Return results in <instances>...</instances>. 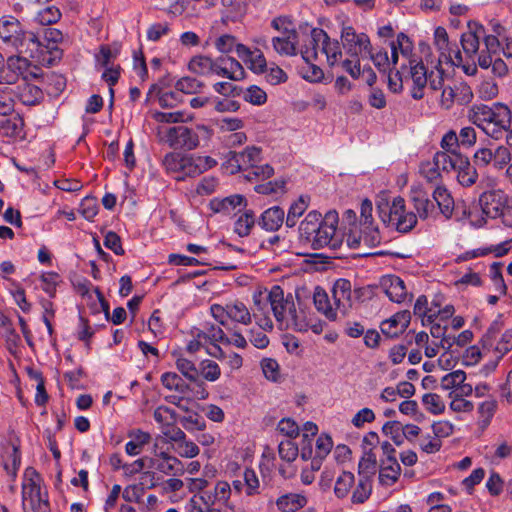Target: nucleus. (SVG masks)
<instances>
[{
	"instance_id": "bb28decb",
	"label": "nucleus",
	"mask_w": 512,
	"mask_h": 512,
	"mask_svg": "<svg viewBox=\"0 0 512 512\" xmlns=\"http://www.w3.org/2000/svg\"><path fill=\"white\" fill-rule=\"evenodd\" d=\"M411 320L410 312L400 311L381 323V331L384 335L394 338L403 333L409 326Z\"/></svg>"
},
{
	"instance_id": "aec40b11",
	"label": "nucleus",
	"mask_w": 512,
	"mask_h": 512,
	"mask_svg": "<svg viewBox=\"0 0 512 512\" xmlns=\"http://www.w3.org/2000/svg\"><path fill=\"white\" fill-rule=\"evenodd\" d=\"M408 64L411 80L410 94L413 99L420 100L425 95L429 73L422 62L409 59Z\"/></svg>"
},
{
	"instance_id": "f3484780",
	"label": "nucleus",
	"mask_w": 512,
	"mask_h": 512,
	"mask_svg": "<svg viewBox=\"0 0 512 512\" xmlns=\"http://www.w3.org/2000/svg\"><path fill=\"white\" fill-rule=\"evenodd\" d=\"M433 43L439 52V62L451 65L462 64L461 51L456 44L449 42L448 33L444 27L435 28Z\"/></svg>"
},
{
	"instance_id": "5701e85b",
	"label": "nucleus",
	"mask_w": 512,
	"mask_h": 512,
	"mask_svg": "<svg viewBox=\"0 0 512 512\" xmlns=\"http://www.w3.org/2000/svg\"><path fill=\"white\" fill-rule=\"evenodd\" d=\"M410 199L416 211V216L422 220L436 217L437 208L433 199H429L428 194L420 187H412L410 191Z\"/></svg>"
},
{
	"instance_id": "e2e57ef3",
	"label": "nucleus",
	"mask_w": 512,
	"mask_h": 512,
	"mask_svg": "<svg viewBox=\"0 0 512 512\" xmlns=\"http://www.w3.org/2000/svg\"><path fill=\"white\" fill-rule=\"evenodd\" d=\"M489 276L491 281L493 282L495 291L500 295H504L507 291V287L505 285L502 273H501V264L494 262L490 265L489 268Z\"/></svg>"
},
{
	"instance_id": "e433bc0d",
	"label": "nucleus",
	"mask_w": 512,
	"mask_h": 512,
	"mask_svg": "<svg viewBox=\"0 0 512 512\" xmlns=\"http://www.w3.org/2000/svg\"><path fill=\"white\" fill-rule=\"evenodd\" d=\"M478 64L481 68L484 69L491 67L495 75L502 77L507 73L508 66L512 65V62H505L502 58H500V55L486 56L484 51H481L480 55L478 56Z\"/></svg>"
},
{
	"instance_id": "6ab92c4d",
	"label": "nucleus",
	"mask_w": 512,
	"mask_h": 512,
	"mask_svg": "<svg viewBox=\"0 0 512 512\" xmlns=\"http://www.w3.org/2000/svg\"><path fill=\"white\" fill-rule=\"evenodd\" d=\"M148 468H155L166 476H182L185 466L181 460L167 452H160L149 458Z\"/></svg>"
},
{
	"instance_id": "20e7f679",
	"label": "nucleus",
	"mask_w": 512,
	"mask_h": 512,
	"mask_svg": "<svg viewBox=\"0 0 512 512\" xmlns=\"http://www.w3.org/2000/svg\"><path fill=\"white\" fill-rule=\"evenodd\" d=\"M321 51L326 56L329 66H334L342 57V51L337 40H332L321 28H310L304 34L300 55L303 60H317Z\"/></svg>"
},
{
	"instance_id": "09e8293b",
	"label": "nucleus",
	"mask_w": 512,
	"mask_h": 512,
	"mask_svg": "<svg viewBox=\"0 0 512 512\" xmlns=\"http://www.w3.org/2000/svg\"><path fill=\"white\" fill-rule=\"evenodd\" d=\"M255 225V215L253 211L248 210L238 217L234 223V232L240 237H246L250 234Z\"/></svg>"
},
{
	"instance_id": "2f4dec72",
	"label": "nucleus",
	"mask_w": 512,
	"mask_h": 512,
	"mask_svg": "<svg viewBox=\"0 0 512 512\" xmlns=\"http://www.w3.org/2000/svg\"><path fill=\"white\" fill-rule=\"evenodd\" d=\"M482 36H484V28L482 26L462 34L461 45L467 59L475 58Z\"/></svg>"
},
{
	"instance_id": "ddd939ff",
	"label": "nucleus",
	"mask_w": 512,
	"mask_h": 512,
	"mask_svg": "<svg viewBox=\"0 0 512 512\" xmlns=\"http://www.w3.org/2000/svg\"><path fill=\"white\" fill-rule=\"evenodd\" d=\"M501 324L493 322L485 335L482 337V346L484 350H492L497 359H501L512 349V329L505 330L501 335Z\"/></svg>"
},
{
	"instance_id": "ea45409f",
	"label": "nucleus",
	"mask_w": 512,
	"mask_h": 512,
	"mask_svg": "<svg viewBox=\"0 0 512 512\" xmlns=\"http://www.w3.org/2000/svg\"><path fill=\"white\" fill-rule=\"evenodd\" d=\"M214 61L210 57L197 55L191 58L188 68L194 74L209 76L213 74Z\"/></svg>"
},
{
	"instance_id": "4468645a",
	"label": "nucleus",
	"mask_w": 512,
	"mask_h": 512,
	"mask_svg": "<svg viewBox=\"0 0 512 512\" xmlns=\"http://www.w3.org/2000/svg\"><path fill=\"white\" fill-rule=\"evenodd\" d=\"M30 62L24 57L10 56L0 65V85H13L20 78L37 77L36 73L29 72Z\"/></svg>"
},
{
	"instance_id": "f704fd0d",
	"label": "nucleus",
	"mask_w": 512,
	"mask_h": 512,
	"mask_svg": "<svg viewBox=\"0 0 512 512\" xmlns=\"http://www.w3.org/2000/svg\"><path fill=\"white\" fill-rule=\"evenodd\" d=\"M457 181L463 187H471L478 179V172L475 166H473L467 157L463 156L457 165Z\"/></svg>"
},
{
	"instance_id": "4c0bfd02",
	"label": "nucleus",
	"mask_w": 512,
	"mask_h": 512,
	"mask_svg": "<svg viewBox=\"0 0 512 512\" xmlns=\"http://www.w3.org/2000/svg\"><path fill=\"white\" fill-rule=\"evenodd\" d=\"M131 440L126 443L125 451L130 456L140 454L144 445L148 444L151 440V435L142 430H134L129 433Z\"/></svg>"
},
{
	"instance_id": "864d4df0",
	"label": "nucleus",
	"mask_w": 512,
	"mask_h": 512,
	"mask_svg": "<svg viewBox=\"0 0 512 512\" xmlns=\"http://www.w3.org/2000/svg\"><path fill=\"white\" fill-rule=\"evenodd\" d=\"M376 456L372 452H365L358 464L360 479H369L376 471Z\"/></svg>"
},
{
	"instance_id": "c9c22d12",
	"label": "nucleus",
	"mask_w": 512,
	"mask_h": 512,
	"mask_svg": "<svg viewBox=\"0 0 512 512\" xmlns=\"http://www.w3.org/2000/svg\"><path fill=\"white\" fill-rule=\"evenodd\" d=\"M322 220L323 218L321 213L315 210L310 211L299 226V233L301 239L309 244V242L312 239V236L316 234L317 228L321 225Z\"/></svg>"
},
{
	"instance_id": "37998d69",
	"label": "nucleus",
	"mask_w": 512,
	"mask_h": 512,
	"mask_svg": "<svg viewBox=\"0 0 512 512\" xmlns=\"http://www.w3.org/2000/svg\"><path fill=\"white\" fill-rule=\"evenodd\" d=\"M463 158L462 154H451L449 152L438 151L434 154L432 161L433 165L440 168L442 171L455 170Z\"/></svg>"
},
{
	"instance_id": "9b49d317",
	"label": "nucleus",
	"mask_w": 512,
	"mask_h": 512,
	"mask_svg": "<svg viewBox=\"0 0 512 512\" xmlns=\"http://www.w3.org/2000/svg\"><path fill=\"white\" fill-rule=\"evenodd\" d=\"M210 313L215 321L223 326L229 320L245 326L252 322V313L248 307L243 302L237 300L228 302L225 305L212 304L210 306Z\"/></svg>"
},
{
	"instance_id": "7c9ffc66",
	"label": "nucleus",
	"mask_w": 512,
	"mask_h": 512,
	"mask_svg": "<svg viewBox=\"0 0 512 512\" xmlns=\"http://www.w3.org/2000/svg\"><path fill=\"white\" fill-rule=\"evenodd\" d=\"M15 96L26 106L38 105L44 99L43 91L39 87L26 82L17 87Z\"/></svg>"
},
{
	"instance_id": "6e6552de",
	"label": "nucleus",
	"mask_w": 512,
	"mask_h": 512,
	"mask_svg": "<svg viewBox=\"0 0 512 512\" xmlns=\"http://www.w3.org/2000/svg\"><path fill=\"white\" fill-rule=\"evenodd\" d=\"M483 214L512 228V196L501 189L484 191L479 196Z\"/></svg>"
},
{
	"instance_id": "0e129e2a",
	"label": "nucleus",
	"mask_w": 512,
	"mask_h": 512,
	"mask_svg": "<svg viewBox=\"0 0 512 512\" xmlns=\"http://www.w3.org/2000/svg\"><path fill=\"white\" fill-rule=\"evenodd\" d=\"M511 161V153L508 147L499 145L493 150V164L492 166L501 170L506 167Z\"/></svg>"
},
{
	"instance_id": "7ed1b4c3",
	"label": "nucleus",
	"mask_w": 512,
	"mask_h": 512,
	"mask_svg": "<svg viewBox=\"0 0 512 512\" xmlns=\"http://www.w3.org/2000/svg\"><path fill=\"white\" fill-rule=\"evenodd\" d=\"M333 303L328 294L321 287H316L313 293V301L318 312L328 320L336 321L339 315L346 316L352 306V285L347 279H337L331 290Z\"/></svg>"
},
{
	"instance_id": "69168bd1",
	"label": "nucleus",
	"mask_w": 512,
	"mask_h": 512,
	"mask_svg": "<svg viewBox=\"0 0 512 512\" xmlns=\"http://www.w3.org/2000/svg\"><path fill=\"white\" fill-rule=\"evenodd\" d=\"M200 373L207 381L214 382L220 378L221 369L215 361L204 360L201 362Z\"/></svg>"
},
{
	"instance_id": "774afa93",
	"label": "nucleus",
	"mask_w": 512,
	"mask_h": 512,
	"mask_svg": "<svg viewBox=\"0 0 512 512\" xmlns=\"http://www.w3.org/2000/svg\"><path fill=\"white\" fill-rule=\"evenodd\" d=\"M175 451L182 458H194L200 453L197 444L188 440L187 437L176 445Z\"/></svg>"
},
{
	"instance_id": "a878e982",
	"label": "nucleus",
	"mask_w": 512,
	"mask_h": 512,
	"mask_svg": "<svg viewBox=\"0 0 512 512\" xmlns=\"http://www.w3.org/2000/svg\"><path fill=\"white\" fill-rule=\"evenodd\" d=\"M0 38L7 44L18 48L22 44L20 22L12 16L0 18Z\"/></svg>"
},
{
	"instance_id": "c03bdc74",
	"label": "nucleus",
	"mask_w": 512,
	"mask_h": 512,
	"mask_svg": "<svg viewBox=\"0 0 512 512\" xmlns=\"http://www.w3.org/2000/svg\"><path fill=\"white\" fill-rule=\"evenodd\" d=\"M24 120L20 116L4 119L0 122V134L5 137H20L23 133Z\"/></svg>"
},
{
	"instance_id": "c85d7f7f",
	"label": "nucleus",
	"mask_w": 512,
	"mask_h": 512,
	"mask_svg": "<svg viewBox=\"0 0 512 512\" xmlns=\"http://www.w3.org/2000/svg\"><path fill=\"white\" fill-rule=\"evenodd\" d=\"M347 242L352 248L359 246L361 243L369 248H374L381 243V235L377 226L374 224L366 225L361 227L360 236L358 238L349 235Z\"/></svg>"
},
{
	"instance_id": "473e14b6",
	"label": "nucleus",
	"mask_w": 512,
	"mask_h": 512,
	"mask_svg": "<svg viewBox=\"0 0 512 512\" xmlns=\"http://www.w3.org/2000/svg\"><path fill=\"white\" fill-rule=\"evenodd\" d=\"M433 201L437 204V213L446 219L451 218L454 211V200L449 191L443 186H437L433 191Z\"/></svg>"
},
{
	"instance_id": "dca6fc26",
	"label": "nucleus",
	"mask_w": 512,
	"mask_h": 512,
	"mask_svg": "<svg viewBox=\"0 0 512 512\" xmlns=\"http://www.w3.org/2000/svg\"><path fill=\"white\" fill-rule=\"evenodd\" d=\"M162 140L174 149L193 150L199 146L198 134L186 126L166 129Z\"/></svg>"
},
{
	"instance_id": "338daca9",
	"label": "nucleus",
	"mask_w": 512,
	"mask_h": 512,
	"mask_svg": "<svg viewBox=\"0 0 512 512\" xmlns=\"http://www.w3.org/2000/svg\"><path fill=\"white\" fill-rule=\"evenodd\" d=\"M278 451L280 458L287 462L294 461L299 454V448L292 440L281 441Z\"/></svg>"
},
{
	"instance_id": "2eb2a0df",
	"label": "nucleus",
	"mask_w": 512,
	"mask_h": 512,
	"mask_svg": "<svg viewBox=\"0 0 512 512\" xmlns=\"http://www.w3.org/2000/svg\"><path fill=\"white\" fill-rule=\"evenodd\" d=\"M261 160V150L257 147H247L242 152L229 151L222 163V169L228 174H235L240 171L247 173L253 163Z\"/></svg>"
},
{
	"instance_id": "39448f33",
	"label": "nucleus",
	"mask_w": 512,
	"mask_h": 512,
	"mask_svg": "<svg viewBox=\"0 0 512 512\" xmlns=\"http://www.w3.org/2000/svg\"><path fill=\"white\" fill-rule=\"evenodd\" d=\"M271 27L279 33L278 36H274L271 39L272 48L278 55L293 57L300 54L304 34L309 32L308 28L299 33L291 19L287 16L273 18Z\"/></svg>"
},
{
	"instance_id": "f03ea898",
	"label": "nucleus",
	"mask_w": 512,
	"mask_h": 512,
	"mask_svg": "<svg viewBox=\"0 0 512 512\" xmlns=\"http://www.w3.org/2000/svg\"><path fill=\"white\" fill-rule=\"evenodd\" d=\"M269 302L280 329H292L298 332L309 330V319L304 310H297L291 293L285 295L279 285H274L265 298Z\"/></svg>"
},
{
	"instance_id": "a19ab883",
	"label": "nucleus",
	"mask_w": 512,
	"mask_h": 512,
	"mask_svg": "<svg viewBox=\"0 0 512 512\" xmlns=\"http://www.w3.org/2000/svg\"><path fill=\"white\" fill-rule=\"evenodd\" d=\"M2 466L14 481L17 478L19 468L21 466V452L18 446L12 445L11 451L7 453L2 460Z\"/></svg>"
},
{
	"instance_id": "72a5a7b5",
	"label": "nucleus",
	"mask_w": 512,
	"mask_h": 512,
	"mask_svg": "<svg viewBox=\"0 0 512 512\" xmlns=\"http://www.w3.org/2000/svg\"><path fill=\"white\" fill-rule=\"evenodd\" d=\"M285 212L278 206L265 210L259 220V225L267 231L278 230L284 222Z\"/></svg>"
},
{
	"instance_id": "79ce46f5",
	"label": "nucleus",
	"mask_w": 512,
	"mask_h": 512,
	"mask_svg": "<svg viewBox=\"0 0 512 512\" xmlns=\"http://www.w3.org/2000/svg\"><path fill=\"white\" fill-rule=\"evenodd\" d=\"M355 484L354 474L348 471H342L335 479L334 494L337 498L347 497L351 488Z\"/></svg>"
},
{
	"instance_id": "cd10ccee",
	"label": "nucleus",
	"mask_w": 512,
	"mask_h": 512,
	"mask_svg": "<svg viewBox=\"0 0 512 512\" xmlns=\"http://www.w3.org/2000/svg\"><path fill=\"white\" fill-rule=\"evenodd\" d=\"M236 53L240 59L248 64L249 69L253 72H264L266 68V59L260 50L256 49L252 51L246 45L239 44L236 46Z\"/></svg>"
},
{
	"instance_id": "f257e3e1",
	"label": "nucleus",
	"mask_w": 512,
	"mask_h": 512,
	"mask_svg": "<svg viewBox=\"0 0 512 512\" xmlns=\"http://www.w3.org/2000/svg\"><path fill=\"white\" fill-rule=\"evenodd\" d=\"M467 117L472 124L494 140L504 138L511 127V111L502 103L474 104L469 108Z\"/></svg>"
},
{
	"instance_id": "3c124183",
	"label": "nucleus",
	"mask_w": 512,
	"mask_h": 512,
	"mask_svg": "<svg viewBox=\"0 0 512 512\" xmlns=\"http://www.w3.org/2000/svg\"><path fill=\"white\" fill-rule=\"evenodd\" d=\"M422 405L431 414L437 415L445 411V402L442 397L436 393H425L422 396Z\"/></svg>"
},
{
	"instance_id": "603ef678",
	"label": "nucleus",
	"mask_w": 512,
	"mask_h": 512,
	"mask_svg": "<svg viewBox=\"0 0 512 512\" xmlns=\"http://www.w3.org/2000/svg\"><path fill=\"white\" fill-rule=\"evenodd\" d=\"M465 380L466 373L462 370H455L441 378L440 386L443 390L454 392Z\"/></svg>"
},
{
	"instance_id": "49530a36",
	"label": "nucleus",
	"mask_w": 512,
	"mask_h": 512,
	"mask_svg": "<svg viewBox=\"0 0 512 512\" xmlns=\"http://www.w3.org/2000/svg\"><path fill=\"white\" fill-rule=\"evenodd\" d=\"M309 206V198L306 196H300L295 202H293L288 210L286 217V226L289 228L294 227L297 224L299 217H301Z\"/></svg>"
},
{
	"instance_id": "13d9d810",
	"label": "nucleus",
	"mask_w": 512,
	"mask_h": 512,
	"mask_svg": "<svg viewBox=\"0 0 512 512\" xmlns=\"http://www.w3.org/2000/svg\"><path fill=\"white\" fill-rule=\"evenodd\" d=\"M61 12L56 6H48L38 11L35 20L41 25H51L58 22Z\"/></svg>"
},
{
	"instance_id": "1a4fd4ad",
	"label": "nucleus",
	"mask_w": 512,
	"mask_h": 512,
	"mask_svg": "<svg viewBox=\"0 0 512 512\" xmlns=\"http://www.w3.org/2000/svg\"><path fill=\"white\" fill-rule=\"evenodd\" d=\"M378 210L383 223L398 232L407 233L417 224L416 214L406 210L405 200L400 196L395 197L390 205H378Z\"/></svg>"
},
{
	"instance_id": "680f3d73",
	"label": "nucleus",
	"mask_w": 512,
	"mask_h": 512,
	"mask_svg": "<svg viewBox=\"0 0 512 512\" xmlns=\"http://www.w3.org/2000/svg\"><path fill=\"white\" fill-rule=\"evenodd\" d=\"M176 90L184 94H195L201 91L203 84L193 77H183L176 82Z\"/></svg>"
},
{
	"instance_id": "423d86ee",
	"label": "nucleus",
	"mask_w": 512,
	"mask_h": 512,
	"mask_svg": "<svg viewBox=\"0 0 512 512\" xmlns=\"http://www.w3.org/2000/svg\"><path fill=\"white\" fill-rule=\"evenodd\" d=\"M163 165L167 172L175 174L177 180H183L185 177H195L215 167L217 161L210 156L171 152L164 157Z\"/></svg>"
},
{
	"instance_id": "412c9836",
	"label": "nucleus",
	"mask_w": 512,
	"mask_h": 512,
	"mask_svg": "<svg viewBox=\"0 0 512 512\" xmlns=\"http://www.w3.org/2000/svg\"><path fill=\"white\" fill-rule=\"evenodd\" d=\"M471 97L472 92L468 86L464 84H454L453 86L447 84L441 90L439 104L443 109L449 110L455 102L465 104L471 100Z\"/></svg>"
},
{
	"instance_id": "a18cd8bd",
	"label": "nucleus",
	"mask_w": 512,
	"mask_h": 512,
	"mask_svg": "<svg viewBox=\"0 0 512 512\" xmlns=\"http://www.w3.org/2000/svg\"><path fill=\"white\" fill-rule=\"evenodd\" d=\"M318 432V427L313 422H306L303 427L302 446L300 456L303 460L312 457V437Z\"/></svg>"
},
{
	"instance_id": "5fc2aeb1",
	"label": "nucleus",
	"mask_w": 512,
	"mask_h": 512,
	"mask_svg": "<svg viewBox=\"0 0 512 512\" xmlns=\"http://www.w3.org/2000/svg\"><path fill=\"white\" fill-rule=\"evenodd\" d=\"M372 492V485L371 481L367 478L365 479H359L358 484L356 485V488L354 489L351 501L354 504H362L365 501H367L371 495Z\"/></svg>"
},
{
	"instance_id": "bf43d9fd",
	"label": "nucleus",
	"mask_w": 512,
	"mask_h": 512,
	"mask_svg": "<svg viewBox=\"0 0 512 512\" xmlns=\"http://www.w3.org/2000/svg\"><path fill=\"white\" fill-rule=\"evenodd\" d=\"M153 117L159 123H180L192 120V116L184 111L156 112Z\"/></svg>"
},
{
	"instance_id": "a211bd4d",
	"label": "nucleus",
	"mask_w": 512,
	"mask_h": 512,
	"mask_svg": "<svg viewBox=\"0 0 512 512\" xmlns=\"http://www.w3.org/2000/svg\"><path fill=\"white\" fill-rule=\"evenodd\" d=\"M201 334L206 342H219L239 349H245L248 346L246 337L235 328L229 329V333L226 334L221 327L212 324L206 328V331H201Z\"/></svg>"
},
{
	"instance_id": "f8f14e48",
	"label": "nucleus",
	"mask_w": 512,
	"mask_h": 512,
	"mask_svg": "<svg viewBox=\"0 0 512 512\" xmlns=\"http://www.w3.org/2000/svg\"><path fill=\"white\" fill-rule=\"evenodd\" d=\"M340 37L342 46L350 57H368L372 44L366 33L358 32L352 25L344 24Z\"/></svg>"
},
{
	"instance_id": "de8ad7c7",
	"label": "nucleus",
	"mask_w": 512,
	"mask_h": 512,
	"mask_svg": "<svg viewBox=\"0 0 512 512\" xmlns=\"http://www.w3.org/2000/svg\"><path fill=\"white\" fill-rule=\"evenodd\" d=\"M163 386L169 390H174L182 395L190 389L189 385L175 372H166L161 376Z\"/></svg>"
},
{
	"instance_id": "8fccbe9b",
	"label": "nucleus",
	"mask_w": 512,
	"mask_h": 512,
	"mask_svg": "<svg viewBox=\"0 0 512 512\" xmlns=\"http://www.w3.org/2000/svg\"><path fill=\"white\" fill-rule=\"evenodd\" d=\"M316 60H304L305 64L300 68L303 79L311 83H319L324 78L323 70L316 65Z\"/></svg>"
},
{
	"instance_id": "4be33fe9",
	"label": "nucleus",
	"mask_w": 512,
	"mask_h": 512,
	"mask_svg": "<svg viewBox=\"0 0 512 512\" xmlns=\"http://www.w3.org/2000/svg\"><path fill=\"white\" fill-rule=\"evenodd\" d=\"M233 81H240L245 77V70L239 61L232 57L221 56L215 59L213 74Z\"/></svg>"
},
{
	"instance_id": "4d7b16f0",
	"label": "nucleus",
	"mask_w": 512,
	"mask_h": 512,
	"mask_svg": "<svg viewBox=\"0 0 512 512\" xmlns=\"http://www.w3.org/2000/svg\"><path fill=\"white\" fill-rule=\"evenodd\" d=\"M273 173L274 169L269 164L258 165V163H253L245 174V178L249 181L265 180L270 178Z\"/></svg>"
},
{
	"instance_id": "393cba45",
	"label": "nucleus",
	"mask_w": 512,
	"mask_h": 512,
	"mask_svg": "<svg viewBox=\"0 0 512 512\" xmlns=\"http://www.w3.org/2000/svg\"><path fill=\"white\" fill-rule=\"evenodd\" d=\"M247 205V201L243 195L234 194L224 198H213L209 206L215 213L224 215H232L240 212Z\"/></svg>"
},
{
	"instance_id": "c756f323",
	"label": "nucleus",
	"mask_w": 512,
	"mask_h": 512,
	"mask_svg": "<svg viewBox=\"0 0 512 512\" xmlns=\"http://www.w3.org/2000/svg\"><path fill=\"white\" fill-rule=\"evenodd\" d=\"M401 466L396 456L385 457L381 460L379 482L384 486H392L400 477Z\"/></svg>"
},
{
	"instance_id": "6e6d98bb",
	"label": "nucleus",
	"mask_w": 512,
	"mask_h": 512,
	"mask_svg": "<svg viewBox=\"0 0 512 512\" xmlns=\"http://www.w3.org/2000/svg\"><path fill=\"white\" fill-rule=\"evenodd\" d=\"M175 365L180 373L188 380L196 381L198 379L199 372L193 361L179 356L176 359Z\"/></svg>"
},
{
	"instance_id": "9d476101",
	"label": "nucleus",
	"mask_w": 512,
	"mask_h": 512,
	"mask_svg": "<svg viewBox=\"0 0 512 512\" xmlns=\"http://www.w3.org/2000/svg\"><path fill=\"white\" fill-rule=\"evenodd\" d=\"M339 218L336 211H329L323 217L321 225L317 228L316 234L312 236L309 244L313 249L328 247L336 250L342 244V235L338 233Z\"/></svg>"
},
{
	"instance_id": "0eeeda50",
	"label": "nucleus",
	"mask_w": 512,
	"mask_h": 512,
	"mask_svg": "<svg viewBox=\"0 0 512 512\" xmlns=\"http://www.w3.org/2000/svg\"><path fill=\"white\" fill-rule=\"evenodd\" d=\"M42 479L33 467H27L22 478V506L24 512H50L48 496L41 489Z\"/></svg>"
},
{
	"instance_id": "052dcab7",
	"label": "nucleus",
	"mask_w": 512,
	"mask_h": 512,
	"mask_svg": "<svg viewBox=\"0 0 512 512\" xmlns=\"http://www.w3.org/2000/svg\"><path fill=\"white\" fill-rule=\"evenodd\" d=\"M181 425L189 432L202 431L206 427L205 420L196 412H191L180 419Z\"/></svg>"
},
{
	"instance_id": "b1692460",
	"label": "nucleus",
	"mask_w": 512,
	"mask_h": 512,
	"mask_svg": "<svg viewBox=\"0 0 512 512\" xmlns=\"http://www.w3.org/2000/svg\"><path fill=\"white\" fill-rule=\"evenodd\" d=\"M380 287L392 302L403 303L409 298L404 281L396 275L383 276Z\"/></svg>"
},
{
	"instance_id": "58836bf2",
	"label": "nucleus",
	"mask_w": 512,
	"mask_h": 512,
	"mask_svg": "<svg viewBox=\"0 0 512 512\" xmlns=\"http://www.w3.org/2000/svg\"><path fill=\"white\" fill-rule=\"evenodd\" d=\"M307 504V499L301 494L291 493L278 498L276 505L283 512H295Z\"/></svg>"
}]
</instances>
